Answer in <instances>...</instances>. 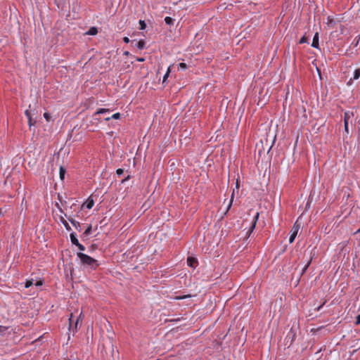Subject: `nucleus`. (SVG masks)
Here are the masks:
<instances>
[{"label":"nucleus","mask_w":360,"mask_h":360,"mask_svg":"<svg viewBox=\"0 0 360 360\" xmlns=\"http://www.w3.org/2000/svg\"><path fill=\"white\" fill-rule=\"evenodd\" d=\"M123 41L126 44H128L130 42V39L127 37H124L123 38Z\"/></svg>","instance_id":"f704fd0d"},{"label":"nucleus","mask_w":360,"mask_h":360,"mask_svg":"<svg viewBox=\"0 0 360 360\" xmlns=\"http://www.w3.org/2000/svg\"><path fill=\"white\" fill-rule=\"evenodd\" d=\"M307 42V38L305 36H303L299 41L300 44H304Z\"/></svg>","instance_id":"cd10ccee"},{"label":"nucleus","mask_w":360,"mask_h":360,"mask_svg":"<svg viewBox=\"0 0 360 360\" xmlns=\"http://www.w3.org/2000/svg\"><path fill=\"white\" fill-rule=\"evenodd\" d=\"M180 320H181V318H177V319H172V320H171V321H180Z\"/></svg>","instance_id":"58836bf2"},{"label":"nucleus","mask_w":360,"mask_h":360,"mask_svg":"<svg viewBox=\"0 0 360 360\" xmlns=\"http://www.w3.org/2000/svg\"><path fill=\"white\" fill-rule=\"evenodd\" d=\"M295 336V334L292 330H290L285 338L286 344H288V342H290L289 345H291L292 344V342L294 341Z\"/></svg>","instance_id":"39448f33"},{"label":"nucleus","mask_w":360,"mask_h":360,"mask_svg":"<svg viewBox=\"0 0 360 360\" xmlns=\"http://www.w3.org/2000/svg\"><path fill=\"white\" fill-rule=\"evenodd\" d=\"M25 114L28 119L30 126H31L32 124V116H31L30 111L29 110H26L25 112Z\"/></svg>","instance_id":"dca6fc26"},{"label":"nucleus","mask_w":360,"mask_h":360,"mask_svg":"<svg viewBox=\"0 0 360 360\" xmlns=\"http://www.w3.org/2000/svg\"><path fill=\"white\" fill-rule=\"evenodd\" d=\"M139 25H140V30H143L146 28V24L144 20H139Z\"/></svg>","instance_id":"4be33fe9"},{"label":"nucleus","mask_w":360,"mask_h":360,"mask_svg":"<svg viewBox=\"0 0 360 360\" xmlns=\"http://www.w3.org/2000/svg\"><path fill=\"white\" fill-rule=\"evenodd\" d=\"M97 33H98L97 28L96 27H91L86 32V34L94 36V35H96Z\"/></svg>","instance_id":"9d476101"},{"label":"nucleus","mask_w":360,"mask_h":360,"mask_svg":"<svg viewBox=\"0 0 360 360\" xmlns=\"http://www.w3.org/2000/svg\"><path fill=\"white\" fill-rule=\"evenodd\" d=\"M311 46L316 49H319V33L316 32L313 38Z\"/></svg>","instance_id":"0eeeda50"},{"label":"nucleus","mask_w":360,"mask_h":360,"mask_svg":"<svg viewBox=\"0 0 360 360\" xmlns=\"http://www.w3.org/2000/svg\"><path fill=\"white\" fill-rule=\"evenodd\" d=\"M93 206H94V200H91L90 201H89L86 205L87 209H91Z\"/></svg>","instance_id":"bb28decb"},{"label":"nucleus","mask_w":360,"mask_h":360,"mask_svg":"<svg viewBox=\"0 0 360 360\" xmlns=\"http://www.w3.org/2000/svg\"><path fill=\"white\" fill-rule=\"evenodd\" d=\"M71 323H72V319H70V328H69V329H70V328H71V324H72Z\"/></svg>","instance_id":"37998d69"},{"label":"nucleus","mask_w":360,"mask_h":360,"mask_svg":"<svg viewBox=\"0 0 360 360\" xmlns=\"http://www.w3.org/2000/svg\"><path fill=\"white\" fill-rule=\"evenodd\" d=\"M129 54V51H125V52L124 53V55H125V56H128Z\"/></svg>","instance_id":"79ce46f5"},{"label":"nucleus","mask_w":360,"mask_h":360,"mask_svg":"<svg viewBox=\"0 0 360 360\" xmlns=\"http://www.w3.org/2000/svg\"><path fill=\"white\" fill-rule=\"evenodd\" d=\"M120 116H121L120 113V112H117V113L113 114L111 117H104V120H106V121L110 120L111 118L115 119V120H117V119L120 118Z\"/></svg>","instance_id":"f8f14e48"},{"label":"nucleus","mask_w":360,"mask_h":360,"mask_svg":"<svg viewBox=\"0 0 360 360\" xmlns=\"http://www.w3.org/2000/svg\"><path fill=\"white\" fill-rule=\"evenodd\" d=\"M65 174V169L62 166L60 167V179L63 180Z\"/></svg>","instance_id":"a211bd4d"},{"label":"nucleus","mask_w":360,"mask_h":360,"mask_svg":"<svg viewBox=\"0 0 360 360\" xmlns=\"http://www.w3.org/2000/svg\"><path fill=\"white\" fill-rule=\"evenodd\" d=\"M233 200V193L231 195V200H230V201L229 202V205H228L226 213L230 210V208H231V207L232 205Z\"/></svg>","instance_id":"b1692460"},{"label":"nucleus","mask_w":360,"mask_h":360,"mask_svg":"<svg viewBox=\"0 0 360 360\" xmlns=\"http://www.w3.org/2000/svg\"><path fill=\"white\" fill-rule=\"evenodd\" d=\"M77 256L80 259L81 264L86 267L96 269L99 266L98 262L96 259L84 253L78 252Z\"/></svg>","instance_id":"f257e3e1"},{"label":"nucleus","mask_w":360,"mask_h":360,"mask_svg":"<svg viewBox=\"0 0 360 360\" xmlns=\"http://www.w3.org/2000/svg\"><path fill=\"white\" fill-rule=\"evenodd\" d=\"M91 225H89L82 233V237H87L91 233Z\"/></svg>","instance_id":"4468645a"},{"label":"nucleus","mask_w":360,"mask_h":360,"mask_svg":"<svg viewBox=\"0 0 360 360\" xmlns=\"http://www.w3.org/2000/svg\"><path fill=\"white\" fill-rule=\"evenodd\" d=\"M165 22L168 25H172L174 24V19H173L171 17L167 16L165 18Z\"/></svg>","instance_id":"2eb2a0df"},{"label":"nucleus","mask_w":360,"mask_h":360,"mask_svg":"<svg viewBox=\"0 0 360 360\" xmlns=\"http://www.w3.org/2000/svg\"><path fill=\"white\" fill-rule=\"evenodd\" d=\"M359 41H360V34H359V36H357V37L354 39V41H353V44H354V46H356L359 44Z\"/></svg>","instance_id":"a878e982"},{"label":"nucleus","mask_w":360,"mask_h":360,"mask_svg":"<svg viewBox=\"0 0 360 360\" xmlns=\"http://www.w3.org/2000/svg\"><path fill=\"white\" fill-rule=\"evenodd\" d=\"M187 264L191 268H195L198 265V260L193 257H188L187 259Z\"/></svg>","instance_id":"20e7f679"},{"label":"nucleus","mask_w":360,"mask_h":360,"mask_svg":"<svg viewBox=\"0 0 360 360\" xmlns=\"http://www.w3.org/2000/svg\"><path fill=\"white\" fill-rule=\"evenodd\" d=\"M136 60L138 61H139V62H143L145 60V58H138Z\"/></svg>","instance_id":"4c0bfd02"},{"label":"nucleus","mask_w":360,"mask_h":360,"mask_svg":"<svg viewBox=\"0 0 360 360\" xmlns=\"http://www.w3.org/2000/svg\"><path fill=\"white\" fill-rule=\"evenodd\" d=\"M116 174L118 175V176H121L124 174V169H121V168H119L116 170Z\"/></svg>","instance_id":"c756f323"},{"label":"nucleus","mask_w":360,"mask_h":360,"mask_svg":"<svg viewBox=\"0 0 360 360\" xmlns=\"http://www.w3.org/2000/svg\"><path fill=\"white\" fill-rule=\"evenodd\" d=\"M191 297V295H186L183 297H179V299H184V298H186V297Z\"/></svg>","instance_id":"a19ab883"},{"label":"nucleus","mask_w":360,"mask_h":360,"mask_svg":"<svg viewBox=\"0 0 360 360\" xmlns=\"http://www.w3.org/2000/svg\"><path fill=\"white\" fill-rule=\"evenodd\" d=\"M360 232V228L357 230L356 233Z\"/></svg>","instance_id":"c03bdc74"},{"label":"nucleus","mask_w":360,"mask_h":360,"mask_svg":"<svg viewBox=\"0 0 360 360\" xmlns=\"http://www.w3.org/2000/svg\"><path fill=\"white\" fill-rule=\"evenodd\" d=\"M131 44H132V46L138 48L139 50L143 49L146 46V42L144 40H140L139 41H137L136 40H132Z\"/></svg>","instance_id":"7ed1b4c3"},{"label":"nucleus","mask_w":360,"mask_h":360,"mask_svg":"<svg viewBox=\"0 0 360 360\" xmlns=\"http://www.w3.org/2000/svg\"><path fill=\"white\" fill-rule=\"evenodd\" d=\"M70 240L73 245H78V243H79L77 238V235L75 232H72L70 233Z\"/></svg>","instance_id":"1a4fd4ad"},{"label":"nucleus","mask_w":360,"mask_h":360,"mask_svg":"<svg viewBox=\"0 0 360 360\" xmlns=\"http://www.w3.org/2000/svg\"><path fill=\"white\" fill-rule=\"evenodd\" d=\"M169 73H170V68H168L166 73L165 74L164 77H163V79H162V83H165L166 81H167V79L168 78L169 75Z\"/></svg>","instance_id":"aec40b11"},{"label":"nucleus","mask_w":360,"mask_h":360,"mask_svg":"<svg viewBox=\"0 0 360 360\" xmlns=\"http://www.w3.org/2000/svg\"><path fill=\"white\" fill-rule=\"evenodd\" d=\"M68 220L70 221V223L75 227V229L80 231H81V225L80 223L72 218L68 217Z\"/></svg>","instance_id":"6e6552de"},{"label":"nucleus","mask_w":360,"mask_h":360,"mask_svg":"<svg viewBox=\"0 0 360 360\" xmlns=\"http://www.w3.org/2000/svg\"><path fill=\"white\" fill-rule=\"evenodd\" d=\"M344 125H345V130L347 133L349 132V128H348V120L347 118V113L345 114V119H344Z\"/></svg>","instance_id":"6ab92c4d"},{"label":"nucleus","mask_w":360,"mask_h":360,"mask_svg":"<svg viewBox=\"0 0 360 360\" xmlns=\"http://www.w3.org/2000/svg\"><path fill=\"white\" fill-rule=\"evenodd\" d=\"M79 322V319H77L75 322V329L73 330V333H75V332L77 331V326H78Z\"/></svg>","instance_id":"2f4dec72"},{"label":"nucleus","mask_w":360,"mask_h":360,"mask_svg":"<svg viewBox=\"0 0 360 360\" xmlns=\"http://www.w3.org/2000/svg\"><path fill=\"white\" fill-rule=\"evenodd\" d=\"M34 284L33 283V279H31V280H27L26 282H25V287L26 288H30V286H32V285Z\"/></svg>","instance_id":"412c9836"},{"label":"nucleus","mask_w":360,"mask_h":360,"mask_svg":"<svg viewBox=\"0 0 360 360\" xmlns=\"http://www.w3.org/2000/svg\"><path fill=\"white\" fill-rule=\"evenodd\" d=\"M356 325L360 324V314L356 316Z\"/></svg>","instance_id":"c9c22d12"},{"label":"nucleus","mask_w":360,"mask_h":360,"mask_svg":"<svg viewBox=\"0 0 360 360\" xmlns=\"http://www.w3.org/2000/svg\"><path fill=\"white\" fill-rule=\"evenodd\" d=\"M324 304V303L321 305H320L319 307H317V311H319L321 309V308L323 307V305Z\"/></svg>","instance_id":"ea45409f"},{"label":"nucleus","mask_w":360,"mask_h":360,"mask_svg":"<svg viewBox=\"0 0 360 360\" xmlns=\"http://www.w3.org/2000/svg\"><path fill=\"white\" fill-rule=\"evenodd\" d=\"M130 179V176H127L125 179L122 180V183H124V181L129 180Z\"/></svg>","instance_id":"e433bc0d"},{"label":"nucleus","mask_w":360,"mask_h":360,"mask_svg":"<svg viewBox=\"0 0 360 360\" xmlns=\"http://www.w3.org/2000/svg\"><path fill=\"white\" fill-rule=\"evenodd\" d=\"M43 283H44V282H43V281L39 280V281H37V282L34 283V285H35L36 286H41V285H43Z\"/></svg>","instance_id":"72a5a7b5"},{"label":"nucleus","mask_w":360,"mask_h":360,"mask_svg":"<svg viewBox=\"0 0 360 360\" xmlns=\"http://www.w3.org/2000/svg\"><path fill=\"white\" fill-rule=\"evenodd\" d=\"M259 212H257L255 214V215L253 217V219H252V224L248 231V236L251 234V233L253 231V230L255 229V226H256V224H257V221L258 220V218H259Z\"/></svg>","instance_id":"f03ea898"},{"label":"nucleus","mask_w":360,"mask_h":360,"mask_svg":"<svg viewBox=\"0 0 360 360\" xmlns=\"http://www.w3.org/2000/svg\"><path fill=\"white\" fill-rule=\"evenodd\" d=\"M8 328V326H2L0 324V335L4 336Z\"/></svg>","instance_id":"ddd939ff"},{"label":"nucleus","mask_w":360,"mask_h":360,"mask_svg":"<svg viewBox=\"0 0 360 360\" xmlns=\"http://www.w3.org/2000/svg\"><path fill=\"white\" fill-rule=\"evenodd\" d=\"M44 118L46 119V120L47 122H49V121H50L51 115H50V114H49V112H45V113L44 114Z\"/></svg>","instance_id":"c85d7f7f"},{"label":"nucleus","mask_w":360,"mask_h":360,"mask_svg":"<svg viewBox=\"0 0 360 360\" xmlns=\"http://www.w3.org/2000/svg\"><path fill=\"white\" fill-rule=\"evenodd\" d=\"M359 77H360V68H357V69H356V70H354V74H353V77H352V78H351V79L349 80V82H348L347 84H348V85H350V84H352V80H356V79H358Z\"/></svg>","instance_id":"423d86ee"},{"label":"nucleus","mask_w":360,"mask_h":360,"mask_svg":"<svg viewBox=\"0 0 360 360\" xmlns=\"http://www.w3.org/2000/svg\"><path fill=\"white\" fill-rule=\"evenodd\" d=\"M110 112V110L109 109H105V108H99L96 114L98 115V114H104V113H109Z\"/></svg>","instance_id":"f3484780"},{"label":"nucleus","mask_w":360,"mask_h":360,"mask_svg":"<svg viewBox=\"0 0 360 360\" xmlns=\"http://www.w3.org/2000/svg\"><path fill=\"white\" fill-rule=\"evenodd\" d=\"M76 246L78 248V249L80 250V251H84L85 250V247L81 244V243H78V245H76Z\"/></svg>","instance_id":"7c9ffc66"},{"label":"nucleus","mask_w":360,"mask_h":360,"mask_svg":"<svg viewBox=\"0 0 360 360\" xmlns=\"http://www.w3.org/2000/svg\"><path fill=\"white\" fill-rule=\"evenodd\" d=\"M311 263V260L307 262V264L304 266L302 270V274L306 271V270L308 269Z\"/></svg>","instance_id":"473e14b6"},{"label":"nucleus","mask_w":360,"mask_h":360,"mask_svg":"<svg viewBox=\"0 0 360 360\" xmlns=\"http://www.w3.org/2000/svg\"><path fill=\"white\" fill-rule=\"evenodd\" d=\"M296 235H297V232H294V233H293L290 236V238H289V243H292L294 241V240H295V237H296Z\"/></svg>","instance_id":"393cba45"},{"label":"nucleus","mask_w":360,"mask_h":360,"mask_svg":"<svg viewBox=\"0 0 360 360\" xmlns=\"http://www.w3.org/2000/svg\"><path fill=\"white\" fill-rule=\"evenodd\" d=\"M60 222L63 224V225L64 226V227L65 228V229L67 231L71 230L70 226L69 225L68 221L63 217H60Z\"/></svg>","instance_id":"9b49d317"},{"label":"nucleus","mask_w":360,"mask_h":360,"mask_svg":"<svg viewBox=\"0 0 360 360\" xmlns=\"http://www.w3.org/2000/svg\"><path fill=\"white\" fill-rule=\"evenodd\" d=\"M187 68V65L184 63H180L178 65L179 70H186Z\"/></svg>","instance_id":"5701e85b"}]
</instances>
